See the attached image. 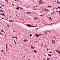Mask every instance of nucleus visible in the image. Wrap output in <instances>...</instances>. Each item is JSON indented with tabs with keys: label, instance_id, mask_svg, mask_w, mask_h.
Wrapping results in <instances>:
<instances>
[{
	"label": "nucleus",
	"instance_id": "7c9ffc66",
	"mask_svg": "<svg viewBox=\"0 0 60 60\" xmlns=\"http://www.w3.org/2000/svg\"><path fill=\"white\" fill-rule=\"evenodd\" d=\"M0 34H1V35H3V34H2V33H1V32H0Z\"/></svg>",
	"mask_w": 60,
	"mask_h": 60
},
{
	"label": "nucleus",
	"instance_id": "69168bd1",
	"mask_svg": "<svg viewBox=\"0 0 60 60\" xmlns=\"http://www.w3.org/2000/svg\"><path fill=\"white\" fill-rule=\"evenodd\" d=\"M15 0V1H16L17 0Z\"/></svg>",
	"mask_w": 60,
	"mask_h": 60
},
{
	"label": "nucleus",
	"instance_id": "f257e3e1",
	"mask_svg": "<svg viewBox=\"0 0 60 60\" xmlns=\"http://www.w3.org/2000/svg\"><path fill=\"white\" fill-rule=\"evenodd\" d=\"M31 26V25L28 24L26 26H27V27H36V26Z\"/></svg>",
	"mask_w": 60,
	"mask_h": 60
},
{
	"label": "nucleus",
	"instance_id": "a18cd8bd",
	"mask_svg": "<svg viewBox=\"0 0 60 60\" xmlns=\"http://www.w3.org/2000/svg\"><path fill=\"white\" fill-rule=\"evenodd\" d=\"M45 14H43V15H42V16H43V15H44Z\"/></svg>",
	"mask_w": 60,
	"mask_h": 60
},
{
	"label": "nucleus",
	"instance_id": "de8ad7c7",
	"mask_svg": "<svg viewBox=\"0 0 60 60\" xmlns=\"http://www.w3.org/2000/svg\"><path fill=\"white\" fill-rule=\"evenodd\" d=\"M53 14V13H51V14Z\"/></svg>",
	"mask_w": 60,
	"mask_h": 60
},
{
	"label": "nucleus",
	"instance_id": "9d476101",
	"mask_svg": "<svg viewBox=\"0 0 60 60\" xmlns=\"http://www.w3.org/2000/svg\"><path fill=\"white\" fill-rule=\"evenodd\" d=\"M38 19V17H36L34 19Z\"/></svg>",
	"mask_w": 60,
	"mask_h": 60
},
{
	"label": "nucleus",
	"instance_id": "473e14b6",
	"mask_svg": "<svg viewBox=\"0 0 60 60\" xmlns=\"http://www.w3.org/2000/svg\"><path fill=\"white\" fill-rule=\"evenodd\" d=\"M48 7H50V8L51 7V6H48Z\"/></svg>",
	"mask_w": 60,
	"mask_h": 60
},
{
	"label": "nucleus",
	"instance_id": "ea45409f",
	"mask_svg": "<svg viewBox=\"0 0 60 60\" xmlns=\"http://www.w3.org/2000/svg\"><path fill=\"white\" fill-rule=\"evenodd\" d=\"M5 1H6L7 2H8V0H6Z\"/></svg>",
	"mask_w": 60,
	"mask_h": 60
},
{
	"label": "nucleus",
	"instance_id": "4d7b16f0",
	"mask_svg": "<svg viewBox=\"0 0 60 60\" xmlns=\"http://www.w3.org/2000/svg\"><path fill=\"white\" fill-rule=\"evenodd\" d=\"M18 7V8H19V6H17Z\"/></svg>",
	"mask_w": 60,
	"mask_h": 60
},
{
	"label": "nucleus",
	"instance_id": "58836bf2",
	"mask_svg": "<svg viewBox=\"0 0 60 60\" xmlns=\"http://www.w3.org/2000/svg\"><path fill=\"white\" fill-rule=\"evenodd\" d=\"M55 23V22H52L51 23L52 24H54Z\"/></svg>",
	"mask_w": 60,
	"mask_h": 60
},
{
	"label": "nucleus",
	"instance_id": "4c0bfd02",
	"mask_svg": "<svg viewBox=\"0 0 60 60\" xmlns=\"http://www.w3.org/2000/svg\"><path fill=\"white\" fill-rule=\"evenodd\" d=\"M13 31L14 32H16V31H14V30H13Z\"/></svg>",
	"mask_w": 60,
	"mask_h": 60
},
{
	"label": "nucleus",
	"instance_id": "dca6fc26",
	"mask_svg": "<svg viewBox=\"0 0 60 60\" xmlns=\"http://www.w3.org/2000/svg\"><path fill=\"white\" fill-rule=\"evenodd\" d=\"M26 14H30V12H26Z\"/></svg>",
	"mask_w": 60,
	"mask_h": 60
},
{
	"label": "nucleus",
	"instance_id": "7ed1b4c3",
	"mask_svg": "<svg viewBox=\"0 0 60 60\" xmlns=\"http://www.w3.org/2000/svg\"><path fill=\"white\" fill-rule=\"evenodd\" d=\"M44 10L45 11H49V10L47 8H45Z\"/></svg>",
	"mask_w": 60,
	"mask_h": 60
},
{
	"label": "nucleus",
	"instance_id": "1a4fd4ad",
	"mask_svg": "<svg viewBox=\"0 0 60 60\" xmlns=\"http://www.w3.org/2000/svg\"><path fill=\"white\" fill-rule=\"evenodd\" d=\"M41 1H42L41 0L40 1H39V3L38 4H41Z\"/></svg>",
	"mask_w": 60,
	"mask_h": 60
},
{
	"label": "nucleus",
	"instance_id": "5fc2aeb1",
	"mask_svg": "<svg viewBox=\"0 0 60 60\" xmlns=\"http://www.w3.org/2000/svg\"><path fill=\"white\" fill-rule=\"evenodd\" d=\"M59 2L58 1V0H57V2Z\"/></svg>",
	"mask_w": 60,
	"mask_h": 60
},
{
	"label": "nucleus",
	"instance_id": "09e8293b",
	"mask_svg": "<svg viewBox=\"0 0 60 60\" xmlns=\"http://www.w3.org/2000/svg\"><path fill=\"white\" fill-rule=\"evenodd\" d=\"M54 37V38H53V39H55V37Z\"/></svg>",
	"mask_w": 60,
	"mask_h": 60
},
{
	"label": "nucleus",
	"instance_id": "9b49d317",
	"mask_svg": "<svg viewBox=\"0 0 60 60\" xmlns=\"http://www.w3.org/2000/svg\"><path fill=\"white\" fill-rule=\"evenodd\" d=\"M51 56V55H50L49 53L48 55V56Z\"/></svg>",
	"mask_w": 60,
	"mask_h": 60
},
{
	"label": "nucleus",
	"instance_id": "e433bc0d",
	"mask_svg": "<svg viewBox=\"0 0 60 60\" xmlns=\"http://www.w3.org/2000/svg\"><path fill=\"white\" fill-rule=\"evenodd\" d=\"M6 37V35H5V37Z\"/></svg>",
	"mask_w": 60,
	"mask_h": 60
},
{
	"label": "nucleus",
	"instance_id": "c03bdc74",
	"mask_svg": "<svg viewBox=\"0 0 60 60\" xmlns=\"http://www.w3.org/2000/svg\"><path fill=\"white\" fill-rule=\"evenodd\" d=\"M13 38H15V37H12Z\"/></svg>",
	"mask_w": 60,
	"mask_h": 60
},
{
	"label": "nucleus",
	"instance_id": "39448f33",
	"mask_svg": "<svg viewBox=\"0 0 60 60\" xmlns=\"http://www.w3.org/2000/svg\"><path fill=\"white\" fill-rule=\"evenodd\" d=\"M35 35L36 36V37H38L39 36V35H38V34H36Z\"/></svg>",
	"mask_w": 60,
	"mask_h": 60
},
{
	"label": "nucleus",
	"instance_id": "680f3d73",
	"mask_svg": "<svg viewBox=\"0 0 60 60\" xmlns=\"http://www.w3.org/2000/svg\"><path fill=\"white\" fill-rule=\"evenodd\" d=\"M3 33H5L4 32V31H3Z\"/></svg>",
	"mask_w": 60,
	"mask_h": 60
},
{
	"label": "nucleus",
	"instance_id": "412c9836",
	"mask_svg": "<svg viewBox=\"0 0 60 60\" xmlns=\"http://www.w3.org/2000/svg\"><path fill=\"white\" fill-rule=\"evenodd\" d=\"M9 22H13L12 20H11V21L9 20Z\"/></svg>",
	"mask_w": 60,
	"mask_h": 60
},
{
	"label": "nucleus",
	"instance_id": "603ef678",
	"mask_svg": "<svg viewBox=\"0 0 60 60\" xmlns=\"http://www.w3.org/2000/svg\"><path fill=\"white\" fill-rule=\"evenodd\" d=\"M2 19H4L2 18Z\"/></svg>",
	"mask_w": 60,
	"mask_h": 60
},
{
	"label": "nucleus",
	"instance_id": "2eb2a0df",
	"mask_svg": "<svg viewBox=\"0 0 60 60\" xmlns=\"http://www.w3.org/2000/svg\"><path fill=\"white\" fill-rule=\"evenodd\" d=\"M43 60H47V59H46V58L45 59L44 58H43Z\"/></svg>",
	"mask_w": 60,
	"mask_h": 60
},
{
	"label": "nucleus",
	"instance_id": "b1692460",
	"mask_svg": "<svg viewBox=\"0 0 60 60\" xmlns=\"http://www.w3.org/2000/svg\"><path fill=\"white\" fill-rule=\"evenodd\" d=\"M19 8L17 7V8H16V10H19Z\"/></svg>",
	"mask_w": 60,
	"mask_h": 60
},
{
	"label": "nucleus",
	"instance_id": "72a5a7b5",
	"mask_svg": "<svg viewBox=\"0 0 60 60\" xmlns=\"http://www.w3.org/2000/svg\"><path fill=\"white\" fill-rule=\"evenodd\" d=\"M46 49H47V50H49V49H48V48H46Z\"/></svg>",
	"mask_w": 60,
	"mask_h": 60
},
{
	"label": "nucleus",
	"instance_id": "aec40b11",
	"mask_svg": "<svg viewBox=\"0 0 60 60\" xmlns=\"http://www.w3.org/2000/svg\"><path fill=\"white\" fill-rule=\"evenodd\" d=\"M1 52H2L3 53H4V54H5V53H4V52H3V50H1Z\"/></svg>",
	"mask_w": 60,
	"mask_h": 60
},
{
	"label": "nucleus",
	"instance_id": "49530a36",
	"mask_svg": "<svg viewBox=\"0 0 60 60\" xmlns=\"http://www.w3.org/2000/svg\"><path fill=\"white\" fill-rule=\"evenodd\" d=\"M0 11H1V12L2 11V10H1Z\"/></svg>",
	"mask_w": 60,
	"mask_h": 60
},
{
	"label": "nucleus",
	"instance_id": "8fccbe9b",
	"mask_svg": "<svg viewBox=\"0 0 60 60\" xmlns=\"http://www.w3.org/2000/svg\"><path fill=\"white\" fill-rule=\"evenodd\" d=\"M31 13H31V12H30V13L29 14H31Z\"/></svg>",
	"mask_w": 60,
	"mask_h": 60
},
{
	"label": "nucleus",
	"instance_id": "4be33fe9",
	"mask_svg": "<svg viewBox=\"0 0 60 60\" xmlns=\"http://www.w3.org/2000/svg\"><path fill=\"white\" fill-rule=\"evenodd\" d=\"M56 12H59V14H60V11H56Z\"/></svg>",
	"mask_w": 60,
	"mask_h": 60
},
{
	"label": "nucleus",
	"instance_id": "6ab92c4d",
	"mask_svg": "<svg viewBox=\"0 0 60 60\" xmlns=\"http://www.w3.org/2000/svg\"><path fill=\"white\" fill-rule=\"evenodd\" d=\"M19 8H20V9H21V10H23V8L21 7H19Z\"/></svg>",
	"mask_w": 60,
	"mask_h": 60
},
{
	"label": "nucleus",
	"instance_id": "20e7f679",
	"mask_svg": "<svg viewBox=\"0 0 60 60\" xmlns=\"http://www.w3.org/2000/svg\"><path fill=\"white\" fill-rule=\"evenodd\" d=\"M1 13L2 14H0L1 15L3 16L4 17V16H5V15H4V13Z\"/></svg>",
	"mask_w": 60,
	"mask_h": 60
},
{
	"label": "nucleus",
	"instance_id": "c85d7f7f",
	"mask_svg": "<svg viewBox=\"0 0 60 60\" xmlns=\"http://www.w3.org/2000/svg\"><path fill=\"white\" fill-rule=\"evenodd\" d=\"M58 8H59V9H60V7H58Z\"/></svg>",
	"mask_w": 60,
	"mask_h": 60
},
{
	"label": "nucleus",
	"instance_id": "3c124183",
	"mask_svg": "<svg viewBox=\"0 0 60 60\" xmlns=\"http://www.w3.org/2000/svg\"><path fill=\"white\" fill-rule=\"evenodd\" d=\"M45 48H47V46H46V45L45 46Z\"/></svg>",
	"mask_w": 60,
	"mask_h": 60
},
{
	"label": "nucleus",
	"instance_id": "5701e85b",
	"mask_svg": "<svg viewBox=\"0 0 60 60\" xmlns=\"http://www.w3.org/2000/svg\"><path fill=\"white\" fill-rule=\"evenodd\" d=\"M49 53H53V52H51V51H50L49 52Z\"/></svg>",
	"mask_w": 60,
	"mask_h": 60
},
{
	"label": "nucleus",
	"instance_id": "ddd939ff",
	"mask_svg": "<svg viewBox=\"0 0 60 60\" xmlns=\"http://www.w3.org/2000/svg\"><path fill=\"white\" fill-rule=\"evenodd\" d=\"M34 51L35 53H37V51H36L35 50H34Z\"/></svg>",
	"mask_w": 60,
	"mask_h": 60
},
{
	"label": "nucleus",
	"instance_id": "c756f323",
	"mask_svg": "<svg viewBox=\"0 0 60 60\" xmlns=\"http://www.w3.org/2000/svg\"><path fill=\"white\" fill-rule=\"evenodd\" d=\"M1 8V9H3V7H0V8Z\"/></svg>",
	"mask_w": 60,
	"mask_h": 60
},
{
	"label": "nucleus",
	"instance_id": "f8f14e48",
	"mask_svg": "<svg viewBox=\"0 0 60 60\" xmlns=\"http://www.w3.org/2000/svg\"><path fill=\"white\" fill-rule=\"evenodd\" d=\"M14 42L15 44H16V42H17V41H15V40H14Z\"/></svg>",
	"mask_w": 60,
	"mask_h": 60
},
{
	"label": "nucleus",
	"instance_id": "e2e57ef3",
	"mask_svg": "<svg viewBox=\"0 0 60 60\" xmlns=\"http://www.w3.org/2000/svg\"><path fill=\"white\" fill-rule=\"evenodd\" d=\"M15 39H17V38H15Z\"/></svg>",
	"mask_w": 60,
	"mask_h": 60
},
{
	"label": "nucleus",
	"instance_id": "a19ab883",
	"mask_svg": "<svg viewBox=\"0 0 60 60\" xmlns=\"http://www.w3.org/2000/svg\"><path fill=\"white\" fill-rule=\"evenodd\" d=\"M19 19H21V20H22V19H21V18H19Z\"/></svg>",
	"mask_w": 60,
	"mask_h": 60
},
{
	"label": "nucleus",
	"instance_id": "bf43d9fd",
	"mask_svg": "<svg viewBox=\"0 0 60 60\" xmlns=\"http://www.w3.org/2000/svg\"><path fill=\"white\" fill-rule=\"evenodd\" d=\"M55 12H53V13H55Z\"/></svg>",
	"mask_w": 60,
	"mask_h": 60
},
{
	"label": "nucleus",
	"instance_id": "2f4dec72",
	"mask_svg": "<svg viewBox=\"0 0 60 60\" xmlns=\"http://www.w3.org/2000/svg\"><path fill=\"white\" fill-rule=\"evenodd\" d=\"M39 34L40 35H42V34Z\"/></svg>",
	"mask_w": 60,
	"mask_h": 60
},
{
	"label": "nucleus",
	"instance_id": "f03ea898",
	"mask_svg": "<svg viewBox=\"0 0 60 60\" xmlns=\"http://www.w3.org/2000/svg\"><path fill=\"white\" fill-rule=\"evenodd\" d=\"M55 41L54 40H52V44H53L54 43H55Z\"/></svg>",
	"mask_w": 60,
	"mask_h": 60
},
{
	"label": "nucleus",
	"instance_id": "0e129e2a",
	"mask_svg": "<svg viewBox=\"0 0 60 60\" xmlns=\"http://www.w3.org/2000/svg\"><path fill=\"white\" fill-rule=\"evenodd\" d=\"M56 8H53V9H55Z\"/></svg>",
	"mask_w": 60,
	"mask_h": 60
},
{
	"label": "nucleus",
	"instance_id": "4468645a",
	"mask_svg": "<svg viewBox=\"0 0 60 60\" xmlns=\"http://www.w3.org/2000/svg\"><path fill=\"white\" fill-rule=\"evenodd\" d=\"M49 19H50V20H49V21H50V20H52V19H51V17H50L49 18Z\"/></svg>",
	"mask_w": 60,
	"mask_h": 60
},
{
	"label": "nucleus",
	"instance_id": "c9c22d12",
	"mask_svg": "<svg viewBox=\"0 0 60 60\" xmlns=\"http://www.w3.org/2000/svg\"><path fill=\"white\" fill-rule=\"evenodd\" d=\"M42 15H40V16H41V17H42Z\"/></svg>",
	"mask_w": 60,
	"mask_h": 60
},
{
	"label": "nucleus",
	"instance_id": "052dcab7",
	"mask_svg": "<svg viewBox=\"0 0 60 60\" xmlns=\"http://www.w3.org/2000/svg\"><path fill=\"white\" fill-rule=\"evenodd\" d=\"M1 5H2L3 6H4V5H3L2 4H1Z\"/></svg>",
	"mask_w": 60,
	"mask_h": 60
},
{
	"label": "nucleus",
	"instance_id": "a878e982",
	"mask_svg": "<svg viewBox=\"0 0 60 60\" xmlns=\"http://www.w3.org/2000/svg\"><path fill=\"white\" fill-rule=\"evenodd\" d=\"M45 31L46 32V33H47V32H49V30H47Z\"/></svg>",
	"mask_w": 60,
	"mask_h": 60
},
{
	"label": "nucleus",
	"instance_id": "393cba45",
	"mask_svg": "<svg viewBox=\"0 0 60 60\" xmlns=\"http://www.w3.org/2000/svg\"><path fill=\"white\" fill-rule=\"evenodd\" d=\"M57 2V4H60V2L58 1V2Z\"/></svg>",
	"mask_w": 60,
	"mask_h": 60
},
{
	"label": "nucleus",
	"instance_id": "6e6552de",
	"mask_svg": "<svg viewBox=\"0 0 60 60\" xmlns=\"http://www.w3.org/2000/svg\"><path fill=\"white\" fill-rule=\"evenodd\" d=\"M46 58H47V60H49V59H50V60L51 59L50 58H48L47 57H46Z\"/></svg>",
	"mask_w": 60,
	"mask_h": 60
},
{
	"label": "nucleus",
	"instance_id": "f3484780",
	"mask_svg": "<svg viewBox=\"0 0 60 60\" xmlns=\"http://www.w3.org/2000/svg\"><path fill=\"white\" fill-rule=\"evenodd\" d=\"M6 49H7V44L6 45Z\"/></svg>",
	"mask_w": 60,
	"mask_h": 60
},
{
	"label": "nucleus",
	"instance_id": "37998d69",
	"mask_svg": "<svg viewBox=\"0 0 60 60\" xmlns=\"http://www.w3.org/2000/svg\"><path fill=\"white\" fill-rule=\"evenodd\" d=\"M1 12H4V11H3V10H2Z\"/></svg>",
	"mask_w": 60,
	"mask_h": 60
},
{
	"label": "nucleus",
	"instance_id": "a211bd4d",
	"mask_svg": "<svg viewBox=\"0 0 60 60\" xmlns=\"http://www.w3.org/2000/svg\"><path fill=\"white\" fill-rule=\"evenodd\" d=\"M7 26L8 27H10V26H9V24H7Z\"/></svg>",
	"mask_w": 60,
	"mask_h": 60
},
{
	"label": "nucleus",
	"instance_id": "864d4df0",
	"mask_svg": "<svg viewBox=\"0 0 60 60\" xmlns=\"http://www.w3.org/2000/svg\"><path fill=\"white\" fill-rule=\"evenodd\" d=\"M44 33H46V31H44Z\"/></svg>",
	"mask_w": 60,
	"mask_h": 60
},
{
	"label": "nucleus",
	"instance_id": "cd10ccee",
	"mask_svg": "<svg viewBox=\"0 0 60 60\" xmlns=\"http://www.w3.org/2000/svg\"><path fill=\"white\" fill-rule=\"evenodd\" d=\"M32 34H30V37H32Z\"/></svg>",
	"mask_w": 60,
	"mask_h": 60
},
{
	"label": "nucleus",
	"instance_id": "6e6d98bb",
	"mask_svg": "<svg viewBox=\"0 0 60 60\" xmlns=\"http://www.w3.org/2000/svg\"><path fill=\"white\" fill-rule=\"evenodd\" d=\"M37 29H38V28H37L36 30H37Z\"/></svg>",
	"mask_w": 60,
	"mask_h": 60
},
{
	"label": "nucleus",
	"instance_id": "774afa93",
	"mask_svg": "<svg viewBox=\"0 0 60 60\" xmlns=\"http://www.w3.org/2000/svg\"><path fill=\"white\" fill-rule=\"evenodd\" d=\"M16 16L17 17H18V16L17 15H16Z\"/></svg>",
	"mask_w": 60,
	"mask_h": 60
},
{
	"label": "nucleus",
	"instance_id": "f704fd0d",
	"mask_svg": "<svg viewBox=\"0 0 60 60\" xmlns=\"http://www.w3.org/2000/svg\"><path fill=\"white\" fill-rule=\"evenodd\" d=\"M1 32H3V30H1Z\"/></svg>",
	"mask_w": 60,
	"mask_h": 60
},
{
	"label": "nucleus",
	"instance_id": "bb28decb",
	"mask_svg": "<svg viewBox=\"0 0 60 60\" xmlns=\"http://www.w3.org/2000/svg\"><path fill=\"white\" fill-rule=\"evenodd\" d=\"M41 3H42V4H43V2H42V1H41Z\"/></svg>",
	"mask_w": 60,
	"mask_h": 60
},
{
	"label": "nucleus",
	"instance_id": "13d9d810",
	"mask_svg": "<svg viewBox=\"0 0 60 60\" xmlns=\"http://www.w3.org/2000/svg\"><path fill=\"white\" fill-rule=\"evenodd\" d=\"M56 10H57V9H58V8H56Z\"/></svg>",
	"mask_w": 60,
	"mask_h": 60
},
{
	"label": "nucleus",
	"instance_id": "0eeeda50",
	"mask_svg": "<svg viewBox=\"0 0 60 60\" xmlns=\"http://www.w3.org/2000/svg\"><path fill=\"white\" fill-rule=\"evenodd\" d=\"M28 41L27 39L24 40V42H26V41Z\"/></svg>",
	"mask_w": 60,
	"mask_h": 60
},
{
	"label": "nucleus",
	"instance_id": "79ce46f5",
	"mask_svg": "<svg viewBox=\"0 0 60 60\" xmlns=\"http://www.w3.org/2000/svg\"><path fill=\"white\" fill-rule=\"evenodd\" d=\"M12 4L13 5V6H14V4L12 3Z\"/></svg>",
	"mask_w": 60,
	"mask_h": 60
},
{
	"label": "nucleus",
	"instance_id": "338daca9",
	"mask_svg": "<svg viewBox=\"0 0 60 60\" xmlns=\"http://www.w3.org/2000/svg\"><path fill=\"white\" fill-rule=\"evenodd\" d=\"M10 46H11V47H12V46L11 45H10Z\"/></svg>",
	"mask_w": 60,
	"mask_h": 60
},
{
	"label": "nucleus",
	"instance_id": "423d86ee",
	"mask_svg": "<svg viewBox=\"0 0 60 60\" xmlns=\"http://www.w3.org/2000/svg\"><path fill=\"white\" fill-rule=\"evenodd\" d=\"M30 47L31 49H34V46H30Z\"/></svg>",
	"mask_w": 60,
	"mask_h": 60
}]
</instances>
